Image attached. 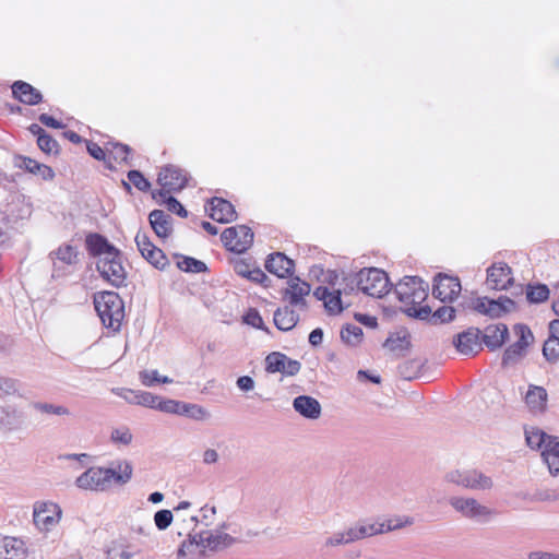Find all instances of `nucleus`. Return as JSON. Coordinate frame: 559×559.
<instances>
[{"instance_id": "obj_36", "label": "nucleus", "mask_w": 559, "mask_h": 559, "mask_svg": "<svg viewBox=\"0 0 559 559\" xmlns=\"http://www.w3.org/2000/svg\"><path fill=\"white\" fill-rule=\"evenodd\" d=\"M526 299L530 304H540L549 298L550 290L546 284H527Z\"/></svg>"}, {"instance_id": "obj_64", "label": "nucleus", "mask_w": 559, "mask_h": 559, "mask_svg": "<svg viewBox=\"0 0 559 559\" xmlns=\"http://www.w3.org/2000/svg\"><path fill=\"white\" fill-rule=\"evenodd\" d=\"M533 500H535V501H556V500H559V491H558V489L539 490L534 493Z\"/></svg>"}, {"instance_id": "obj_58", "label": "nucleus", "mask_w": 559, "mask_h": 559, "mask_svg": "<svg viewBox=\"0 0 559 559\" xmlns=\"http://www.w3.org/2000/svg\"><path fill=\"white\" fill-rule=\"evenodd\" d=\"M488 301L489 299L487 297H476L463 302L462 306L463 308L473 309L481 314L487 316L488 307L486 306V302Z\"/></svg>"}, {"instance_id": "obj_39", "label": "nucleus", "mask_w": 559, "mask_h": 559, "mask_svg": "<svg viewBox=\"0 0 559 559\" xmlns=\"http://www.w3.org/2000/svg\"><path fill=\"white\" fill-rule=\"evenodd\" d=\"M141 383L145 386H153L156 383H171L173 379L167 376H159L157 370H143L139 373Z\"/></svg>"}, {"instance_id": "obj_54", "label": "nucleus", "mask_w": 559, "mask_h": 559, "mask_svg": "<svg viewBox=\"0 0 559 559\" xmlns=\"http://www.w3.org/2000/svg\"><path fill=\"white\" fill-rule=\"evenodd\" d=\"M173 512L167 509L159 510L154 514V523L159 531H165L168 528L173 522Z\"/></svg>"}, {"instance_id": "obj_12", "label": "nucleus", "mask_w": 559, "mask_h": 559, "mask_svg": "<svg viewBox=\"0 0 559 559\" xmlns=\"http://www.w3.org/2000/svg\"><path fill=\"white\" fill-rule=\"evenodd\" d=\"M61 510L52 502L36 504L34 508V524L40 531H50L60 520Z\"/></svg>"}, {"instance_id": "obj_10", "label": "nucleus", "mask_w": 559, "mask_h": 559, "mask_svg": "<svg viewBox=\"0 0 559 559\" xmlns=\"http://www.w3.org/2000/svg\"><path fill=\"white\" fill-rule=\"evenodd\" d=\"M105 483L109 489L112 484L126 485L132 478L133 467L127 460H117L109 467H102Z\"/></svg>"}, {"instance_id": "obj_21", "label": "nucleus", "mask_w": 559, "mask_h": 559, "mask_svg": "<svg viewBox=\"0 0 559 559\" xmlns=\"http://www.w3.org/2000/svg\"><path fill=\"white\" fill-rule=\"evenodd\" d=\"M11 90L13 97L23 104L33 106L43 100L41 93L27 82L15 81L12 84Z\"/></svg>"}, {"instance_id": "obj_19", "label": "nucleus", "mask_w": 559, "mask_h": 559, "mask_svg": "<svg viewBox=\"0 0 559 559\" xmlns=\"http://www.w3.org/2000/svg\"><path fill=\"white\" fill-rule=\"evenodd\" d=\"M14 166L29 174L39 176L44 180H52L55 177V173L51 167L38 163L37 160L27 156L16 155L14 157Z\"/></svg>"}, {"instance_id": "obj_7", "label": "nucleus", "mask_w": 559, "mask_h": 559, "mask_svg": "<svg viewBox=\"0 0 559 559\" xmlns=\"http://www.w3.org/2000/svg\"><path fill=\"white\" fill-rule=\"evenodd\" d=\"M221 239L227 250L242 253L252 245L253 231L247 225H237L226 228Z\"/></svg>"}, {"instance_id": "obj_17", "label": "nucleus", "mask_w": 559, "mask_h": 559, "mask_svg": "<svg viewBox=\"0 0 559 559\" xmlns=\"http://www.w3.org/2000/svg\"><path fill=\"white\" fill-rule=\"evenodd\" d=\"M79 488L94 491L108 490L102 467L93 466L82 473L75 480Z\"/></svg>"}, {"instance_id": "obj_40", "label": "nucleus", "mask_w": 559, "mask_h": 559, "mask_svg": "<svg viewBox=\"0 0 559 559\" xmlns=\"http://www.w3.org/2000/svg\"><path fill=\"white\" fill-rule=\"evenodd\" d=\"M286 355L280 352H273L265 358V370L270 373L281 372L284 369Z\"/></svg>"}, {"instance_id": "obj_2", "label": "nucleus", "mask_w": 559, "mask_h": 559, "mask_svg": "<svg viewBox=\"0 0 559 559\" xmlns=\"http://www.w3.org/2000/svg\"><path fill=\"white\" fill-rule=\"evenodd\" d=\"M188 537V540L183 542L178 549L179 557L185 556L192 546H201L202 548H209L212 551H218L237 543L235 537L222 532L221 530L189 533Z\"/></svg>"}, {"instance_id": "obj_3", "label": "nucleus", "mask_w": 559, "mask_h": 559, "mask_svg": "<svg viewBox=\"0 0 559 559\" xmlns=\"http://www.w3.org/2000/svg\"><path fill=\"white\" fill-rule=\"evenodd\" d=\"M356 284L360 292L376 298H381L389 292V277L377 267L359 271L356 274Z\"/></svg>"}, {"instance_id": "obj_59", "label": "nucleus", "mask_w": 559, "mask_h": 559, "mask_svg": "<svg viewBox=\"0 0 559 559\" xmlns=\"http://www.w3.org/2000/svg\"><path fill=\"white\" fill-rule=\"evenodd\" d=\"M245 323L260 330H264L263 319L257 309H249L243 317Z\"/></svg>"}, {"instance_id": "obj_18", "label": "nucleus", "mask_w": 559, "mask_h": 559, "mask_svg": "<svg viewBox=\"0 0 559 559\" xmlns=\"http://www.w3.org/2000/svg\"><path fill=\"white\" fill-rule=\"evenodd\" d=\"M287 284L288 287L284 290L283 297L288 299L292 306L306 308L305 296L309 295L310 285L306 282H301L299 277L290 278Z\"/></svg>"}, {"instance_id": "obj_51", "label": "nucleus", "mask_w": 559, "mask_h": 559, "mask_svg": "<svg viewBox=\"0 0 559 559\" xmlns=\"http://www.w3.org/2000/svg\"><path fill=\"white\" fill-rule=\"evenodd\" d=\"M128 180L140 191L146 192L151 189V182L140 170L128 171Z\"/></svg>"}, {"instance_id": "obj_11", "label": "nucleus", "mask_w": 559, "mask_h": 559, "mask_svg": "<svg viewBox=\"0 0 559 559\" xmlns=\"http://www.w3.org/2000/svg\"><path fill=\"white\" fill-rule=\"evenodd\" d=\"M481 331L477 328H468L453 338L456 350L465 356H474L481 349Z\"/></svg>"}, {"instance_id": "obj_56", "label": "nucleus", "mask_w": 559, "mask_h": 559, "mask_svg": "<svg viewBox=\"0 0 559 559\" xmlns=\"http://www.w3.org/2000/svg\"><path fill=\"white\" fill-rule=\"evenodd\" d=\"M34 408L46 414H53L58 416L69 415L70 412L62 405H53L49 403H35Z\"/></svg>"}, {"instance_id": "obj_29", "label": "nucleus", "mask_w": 559, "mask_h": 559, "mask_svg": "<svg viewBox=\"0 0 559 559\" xmlns=\"http://www.w3.org/2000/svg\"><path fill=\"white\" fill-rule=\"evenodd\" d=\"M274 324L281 331H289L298 323L299 316L290 307L278 308L274 312Z\"/></svg>"}, {"instance_id": "obj_31", "label": "nucleus", "mask_w": 559, "mask_h": 559, "mask_svg": "<svg viewBox=\"0 0 559 559\" xmlns=\"http://www.w3.org/2000/svg\"><path fill=\"white\" fill-rule=\"evenodd\" d=\"M524 435L526 444L532 450L544 449L548 440L551 438L550 435H547L544 430H542L538 427H526L524 429Z\"/></svg>"}, {"instance_id": "obj_25", "label": "nucleus", "mask_w": 559, "mask_h": 559, "mask_svg": "<svg viewBox=\"0 0 559 559\" xmlns=\"http://www.w3.org/2000/svg\"><path fill=\"white\" fill-rule=\"evenodd\" d=\"M152 229L159 238H167L173 233V218L162 210H153L148 215Z\"/></svg>"}, {"instance_id": "obj_32", "label": "nucleus", "mask_w": 559, "mask_h": 559, "mask_svg": "<svg viewBox=\"0 0 559 559\" xmlns=\"http://www.w3.org/2000/svg\"><path fill=\"white\" fill-rule=\"evenodd\" d=\"M488 307L487 316L490 318H500L515 308V302L508 297H500L498 300L489 299L486 302Z\"/></svg>"}, {"instance_id": "obj_35", "label": "nucleus", "mask_w": 559, "mask_h": 559, "mask_svg": "<svg viewBox=\"0 0 559 559\" xmlns=\"http://www.w3.org/2000/svg\"><path fill=\"white\" fill-rule=\"evenodd\" d=\"M412 523L413 520L409 519L408 516H396L393 519H389L382 523H373V528H376V535H379L403 528L406 525H411Z\"/></svg>"}, {"instance_id": "obj_57", "label": "nucleus", "mask_w": 559, "mask_h": 559, "mask_svg": "<svg viewBox=\"0 0 559 559\" xmlns=\"http://www.w3.org/2000/svg\"><path fill=\"white\" fill-rule=\"evenodd\" d=\"M183 402L175 400H159L157 409L167 414L181 415Z\"/></svg>"}, {"instance_id": "obj_23", "label": "nucleus", "mask_w": 559, "mask_h": 559, "mask_svg": "<svg viewBox=\"0 0 559 559\" xmlns=\"http://www.w3.org/2000/svg\"><path fill=\"white\" fill-rule=\"evenodd\" d=\"M86 249L92 257H105L109 254H116L118 250L111 245L106 237L100 234H90L85 239Z\"/></svg>"}, {"instance_id": "obj_13", "label": "nucleus", "mask_w": 559, "mask_h": 559, "mask_svg": "<svg viewBox=\"0 0 559 559\" xmlns=\"http://www.w3.org/2000/svg\"><path fill=\"white\" fill-rule=\"evenodd\" d=\"M157 182L168 191L179 192L187 186L188 177L182 169L168 165L158 174Z\"/></svg>"}, {"instance_id": "obj_37", "label": "nucleus", "mask_w": 559, "mask_h": 559, "mask_svg": "<svg viewBox=\"0 0 559 559\" xmlns=\"http://www.w3.org/2000/svg\"><path fill=\"white\" fill-rule=\"evenodd\" d=\"M180 260L177 262L179 270L188 273H205L207 271L206 264L192 257L178 255Z\"/></svg>"}, {"instance_id": "obj_55", "label": "nucleus", "mask_w": 559, "mask_h": 559, "mask_svg": "<svg viewBox=\"0 0 559 559\" xmlns=\"http://www.w3.org/2000/svg\"><path fill=\"white\" fill-rule=\"evenodd\" d=\"M404 312L413 318L420 319V320H428L430 322V317L433 313L431 311V308L429 306H414V307H407L404 309Z\"/></svg>"}, {"instance_id": "obj_16", "label": "nucleus", "mask_w": 559, "mask_h": 559, "mask_svg": "<svg viewBox=\"0 0 559 559\" xmlns=\"http://www.w3.org/2000/svg\"><path fill=\"white\" fill-rule=\"evenodd\" d=\"M265 269L277 277L285 278L294 273L295 262L283 252H274L267 257Z\"/></svg>"}, {"instance_id": "obj_15", "label": "nucleus", "mask_w": 559, "mask_h": 559, "mask_svg": "<svg viewBox=\"0 0 559 559\" xmlns=\"http://www.w3.org/2000/svg\"><path fill=\"white\" fill-rule=\"evenodd\" d=\"M205 210L210 211V217L218 223L226 224L237 218L234 205L222 198L214 197L205 205Z\"/></svg>"}, {"instance_id": "obj_48", "label": "nucleus", "mask_w": 559, "mask_h": 559, "mask_svg": "<svg viewBox=\"0 0 559 559\" xmlns=\"http://www.w3.org/2000/svg\"><path fill=\"white\" fill-rule=\"evenodd\" d=\"M324 308L330 314H338L343 311L341 290L331 292V296L324 302Z\"/></svg>"}, {"instance_id": "obj_33", "label": "nucleus", "mask_w": 559, "mask_h": 559, "mask_svg": "<svg viewBox=\"0 0 559 559\" xmlns=\"http://www.w3.org/2000/svg\"><path fill=\"white\" fill-rule=\"evenodd\" d=\"M421 278L418 276H404L395 286L397 299L405 305L411 298L412 290L417 287Z\"/></svg>"}, {"instance_id": "obj_26", "label": "nucleus", "mask_w": 559, "mask_h": 559, "mask_svg": "<svg viewBox=\"0 0 559 559\" xmlns=\"http://www.w3.org/2000/svg\"><path fill=\"white\" fill-rule=\"evenodd\" d=\"M544 463L548 466L552 476L559 474V437L551 436L544 449L542 450Z\"/></svg>"}, {"instance_id": "obj_27", "label": "nucleus", "mask_w": 559, "mask_h": 559, "mask_svg": "<svg viewBox=\"0 0 559 559\" xmlns=\"http://www.w3.org/2000/svg\"><path fill=\"white\" fill-rule=\"evenodd\" d=\"M547 391L543 386L531 384L525 394V403L531 412L543 413L547 405Z\"/></svg>"}, {"instance_id": "obj_22", "label": "nucleus", "mask_w": 559, "mask_h": 559, "mask_svg": "<svg viewBox=\"0 0 559 559\" xmlns=\"http://www.w3.org/2000/svg\"><path fill=\"white\" fill-rule=\"evenodd\" d=\"M509 336L508 326L503 323L488 325L480 335L484 344L491 350L500 348Z\"/></svg>"}, {"instance_id": "obj_14", "label": "nucleus", "mask_w": 559, "mask_h": 559, "mask_svg": "<svg viewBox=\"0 0 559 559\" xmlns=\"http://www.w3.org/2000/svg\"><path fill=\"white\" fill-rule=\"evenodd\" d=\"M487 284L492 289H507L513 284L511 267L504 262L490 265L487 269Z\"/></svg>"}, {"instance_id": "obj_50", "label": "nucleus", "mask_w": 559, "mask_h": 559, "mask_svg": "<svg viewBox=\"0 0 559 559\" xmlns=\"http://www.w3.org/2000/svg\"><path fill=\"white\" fill-rule=\"evenodd\" d=\"M216 512H217L216 507H214V506L209 507L207 504H205L204 507H202L200 509L201 520H199L198 516H191L190 521L192 523H194V526H197L199 522H201L205 526H210L214 522Z\"/></svg>"}, {"instance_id": "obj_30", "label": "nucleus", "mask_w": 559, "mask_h": 559, "mask_svg": "<svg viewBox=\"0 0 559 559\" xmlns=\"http://www.w3.org/2000/svg\"><path fill=\"white\" fill-rule=\"evenodd\" d=\"M136 551L131 547L126 538H118L111 542L107 551V559H132Z\"/></svg>"}, {"instance_id": "obj_1", "label": "nucleus", "mask_w": 559, "mask_h": 559, "mask_svg": "<svg viewBox=\"0 0 559 559\" xmlns=\"http://www.w3.org/2000/svg\"><path fill=\"white\" fill-rule=\"evenodd\" d=\"M94 306L102 323L114 332L120 330L124 317V305L115 292H102L94 296Z\"/></svg>"}, {"instance_id": "obj_6", "label": "nucleus", "mask_w": 559, "mask_h": 559, "mask_svg": "<svg viewBox=\"0 0 559 559\" xmlns=\"http://www.w3.org/2000/svg\"><path fill=\"white\" fill-rule=\"evenodd\" d=\"M449 503L463 518L475 522H487L493 515L490 508L481 504L475 498L451 497Z\"/></svg>"}, {"instance_id": "obj_8", "label": "nucleus", "mask_w": 559, "mask_h": 559, "mask_svg": "<svg viewBox=\"0 0 559 559\" xmlns=\"http://www.w3.org/2000/svg\"><path fill=\"white\" fill-rule=\"evenodd\" d=\"M80 253L76 247L64 243L49 253L52 261V277H59L68 273L67 267L79 263Z\"/></svg>"}, {"instance_id": "obj_28", "label": "nucleus", "mask_w": 559, "mask_h": 559, "mask_svg": "<svg viewBox=\"0 0 559 559\" xmlns=\"http://www.w3.org/2000/svg\"><path fill=\"white\" fill-rule=\"evenodd\" d=\"M383 346L397 357L405 356L411 347V335L406 331L393 333L385 340Z\"/></svg>"}, {"instance_id": "obj_41", "label": "nucleus", "mask_w": 559, "mask_h": 559, "mask_svg": "<svg viewBox=\"0 0 559 559\" xmlns=\"http://www.w3.org/2000/svg\"><path fill=\"white\" fill-rule=\"evenodd\" d=\"M455 308L452 306H441L430 317V323L441 324L450 322L455 317Z\"/></svg>"}, {"instance_id": "obj_52", "label": "nucleus", "mask_w": 559, "mask_h": 559, "mask_svg": "<svg viewBox=\"0 0 559 559\" xmlns=\"http://www.w3.org/2000/svg\"><path fill=\"white\" fill-rule=\"evenodd\" d=\"M37 145L46 154H57L59 152L58 142L48 133L38 136Z\"/></svg>"}, {"instance_id": "obj_34", "label": "nucleus", "mask_w": 559, "mask_h": 559, "mask_svg": "<svg viewBox=\"0 0 559 559\" xmlns=\"http://www.w3.org/2000/svg\"><path fill=\"white\" fill-rule=\"evenodd\" d=\"M364 332L358 325L347 323L341 330V340L348 346L356 347L362 341Z\"/></svg>"}, {"instance_id": "obj_47", "label": "nucleus", "mask_w": 559, "mask_h": 559, "mask_svg": "<svg viewBox=\"0 0 559 559\" xmlns=\"http://www.w3.org/2000/svg\"><path fill=\"white\" fill-rule=\"evenodd\" d=\"M22 546H23V543L15 538H11V537H1L0 538V548L5 549L7 554L9 552V548L13 549L15 551V557H16V558L4 557L3 559H22V556L24 554Z\"/></svg>"}, {"instance_id": "obj_62", "label": "nucleus", "mask_w": 559, "mask_h": 559, "mask_svg": "<svg viewBox=\"0 0 559 559\" xmlns=\"http://www.w3.org/2000/svg\"><path fill=\"white\" fill-rule=\"evenodd\" d=\"M159 400H160L159 396L154 395L150 392L142 391V393L140 394V404L139 405L150 407L153 409H157Z\"/></svg>"}, {"instance_id": "obj_44", "label": "nucleus", "mask_w": 559, "mask_h": 559, "mask_svg": "<svg viewBox=\"0 0 559 559\" xmlns=\"http://www.w3.org/2000/svg\"><path fill=\"white\" fill-rule=\"evenodd\" d=\"M525 350L520 345L511 344L503 353L502 366L508 367L516 364L523 356Z\"/></svg>"}, {"instance_id": "obj_60", "label": "nucleus", "mask_w": 559, "mask_h": 559, "mask_svg": "<svg viewBox=\"0 0 559 559\" xmlns=\"http://www.w3.org/2000/svg\"><path fill=\"white\" fill-rule=\"evenodd\" d=\"M112 392L124 399L130 404H140V394L142 391H134L130 389H114Z\"/></svg>"}, {"instance_id": "obj_20", "label": "nucleus", "mask_w": 559, "mask_h": 559, "mask_svg": "<svg viewBox=\"0 0 559 559\" xmlns=\"http://www.w3.org/2000/svg\"><path fill=\"white\" fill-rule=\"evenodd\" d=\"M294 409L307 419H318L322 407L319 401L310 395H299L293 401Z\"/></svg>"}, {"instance_id": "obj_43", "label": "nucleus", "mask_w": 559, "mask_h": 559, "mask_svg": "<svg viewBox=\"0 0 559 559\" xmlns=\"http://www.w3.org/2000/svg\"><path fill=\"white\" fill-rule=\"evenodd\" d=\"M543 355L549 362L559 360V337H548L543 346Z\"/></svg>"}, {"instance_id": "obj_61", "label": "nucleus", "mask_w": 559, "mask_h": 559, "mask_svg": "<svg viewBox=\"0 0 559 559\" xmlns=\"http://www.w3.org/2000/svg\"><path fill=\"white\" fill-rule=\"evenodd\" d=\"M164 204L170 212L176 213L178 216H188V211L175 197H167L166 200L164 201Z\"/></svg>"}, {"instance_id": "obj_42", "label": "nucleus", "mask_w": 559, "mask_h": 559, "mask_svg": "<svg viewBox=\"0 0 559 559\" xmlns=\"http://www.w3.org/2000/svg\"><path fill=\"white\" fill-rule=\"evenodd\" d=\"M181 415L194 420H205L210 417V413L202 406L192 403H185L181 406Z\"/></svg>"}, {"instance_id": "obj_24", "label": "nucleus", "mask_w": 559, "mask_h": 559, "mask_svg": "<svg viewBox=\"0 0 559 559\" xmlns=\"http://www.w3.org/2000/svg\"><path fill=\"white\" fill-rule=\"evenodd\" d=\"M347 544H353L367 537L376 535L373 523L367 520H359L343 531Z\"/></svg>"}, {"instance_id": "obj_4", "label": "nucleus", "mask_w": 559, "mask_h": 559, "mask_svg": "<svg viewBox=\"0 0 559 559\" xmlns=\"http://www.w3.org/2000/svg\"><path fill=\"white\" fill-rule=\"evenodd\" d=\"M447 483L471 490L486 491L493 487L491 477L477 469H453L444 475Z\"/></svg>"}, {"instance_id": "obj_5", "label": "nucleus", "mask_w": 559, "mask_h": 559, "mask_svg": "<svg viewBox=\"0 0 559 559\" xmlns=\"http://www.w3.org/2000/svg\"><path fill=\"white\" fill-rule=\"evenodd\" d=\"M116 254L100 257L96 262V269L100 276L108 281L112 286L120 287L124 285L127 272L122 265V257L119 250Z\"/></svg>"}, {"instance_id": "obj_63", "label": "nucleus", "mask_w": 559, "mask_h": 559, "mask_svg": "<svg viewBox=\"0 0 559 559\" xmlns=\"http://www.w3.org/2000/svg\"><path fill=\"white\" fill-rule=\"evenodd\" d=\"M135 243L141 254L155 247L148 236L141 231H138L135 236Z\"/></svg>"}, {"instance_id": "obj_9", "label": "nucleus", "mask_w": 559, "mask_h": 559, "mask_svg": "<svg viewBox=\"0 0 559 559\" xmlns=\"http://www.w3.org/2000/svg\"><path fill=\"white\" fill-rule=\"evenodd\" d=\"M461 290L459 277L439 273L433 278L432 295L442 302H453Z\"/></svg>"}, {"instance_id": "obj_45", "label": "nucleus", "mask_w": 559, "mask_h": 559, "mask_svg": "<svg viewBox=\"0 0 559 559\" xmlns=\"http://www.w3.org/2000/svg\"><path fill=\"white\" fill-rule=\"evenodd\" d=\"M110 440L115 444H121L127 447L131 444L133 436L131 433V430L128 427L123 426L112 429Z\"/></svg>"}, {"instance_id": "obj_49", "label": "nucleus", "mask_w": 559, "mask_h": 559, "mask_svg": "<svg viewBox=\"0 0 559 559\" xmlns=\"http://www.w3.org/2000/svg\"><path fill=\"white\" fill-rule=\"evenodd\" d=\"M514 330L519 336V340L513 344L520 345L522 349L526 350L530 343L534 340L532 331L525 324H516Z\"/></svg>"}, {"instance_id": "obj_46", "label": "nucleus", "mask_w": 559, "mask_h": 559, "mask_svg": "<svg viewBox=\"0 0 559 559\" xmlns=\"http://www.w3.org/2000/svg\"><path fill=\"white\" fill-rule=\"evenodd\" d=\"M427 296L428 285H426L421 280L417 287L412 290V295L409 296L411 298L408 301L405 302L406 308L420 305L427 298Z\"/></svg>"}, {"instance_id": "obj_38", "label": "nucleus", "mask_w": 559, "mask_h": 559, "mask_svg": "<svg viewBox=\"0 0 559 559\" xmlns=\"http://www.w3.org/2000/svg\"><path fill=\"white\" fill-rule=\"evenodd\" d=\"M150 264L158 270H164L168 265V259L164 251L157 247L151 248L141 254Z\"/></svg>"}, {"instance_id": "obj_53", "label": "nucleus", "mask_w": 559, "mask_h": 559, "mask_svg": "<svg viewBox=\"0 0 559 559\" xmlns=\"http://www.w3.org/2000/svg\"><path fill=\"white\" fill-rule=\"evenodd\" d=\"M107 145H111V150H107L109 151V155H111L115 160L127 162L128 155L131 152L130 146L118 142H108Z\"/></svg>"}]
</instances>
